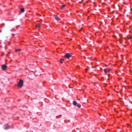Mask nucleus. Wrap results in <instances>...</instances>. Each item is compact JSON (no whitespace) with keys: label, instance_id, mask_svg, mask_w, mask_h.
<instances>
[{"label":"nucleus","instance_id":"obj_5","mask_svg":"<svg viewBox=\"0 0 132 132\" xmlns=\"http://www.w3.org/2000/svg\"><path fill=\"white\" fill-rule=\"evenodd\" d=\"M110 71V70L109 69H104V72L105 73H106L107 72H109Z\"/></svg>","mask_w":132,"mask_h":132},{"label":"nucleus","instance_id":"obj_8","mask_svg":"<svg viewBox=\"0 0 132 132\" xmlns=\"http://www.w3.org/2000/svg\"><path fill=\"white\" fill-rule=\"evenodd\" d=\"M24 11V8H21L20 9V12L22 13H23Z\"/></svg>","mask_w":132,"mask_h":132},{"label":"nucleus","instance_id":"obj_9","mask_svg":"<svg viewBox=\"0 0 132 132\" xmlns=\"http://www.w3.org/2000/svg\"><path fill=\"white\" fill-rule=\"evenodd\" d=\"M36 27H38L40 28L41 27L40 24H37L36 25Z\"/></svg>","mask_w":132,"mask_h":132},{"label":"nucleus","instance_id":"obj_3","mask_svg":"<svg viewBox=\"0 0 132 132\" xmlns=\"http://www.w3.org/2000/svg\"><path fill=\"white\" fill-rule=\"evenodd\" d=\"M7 68V66L5 65H3L2 66V70H4L6 69Z\"/></svg>","mask_w":132,"mask_h":132},{"label":"nucleus","instance_id":"obj_6","mask_svg":"<svg viewBox=\"0 0 132 132\" xmlns=\"http://www.w3.org/2000/svg\"><path fill=\"white\" fill-rule=\"evenodd\" d=\"M73 105L75 106H76L77 103V102L75 101H74L73 102Z\"/></svg>","mask_w":132,"mask_h":132},{"label":"nucleus","instance_id":"obj_10","mask_svg":"<svg viewBox=\"0 0 132 132\" xmlns=\"http://www.w3.org/2000/svg\"><path fill=\"white\" fill-rule=\"evenodd\" d=\"M60 62L61 63H62L64 62V60L62 59H61L60 60Z\"/></svg>","mask_w":132,"mask_h":132},{"label":"nucleus","instance_id":"obj_11","mask_svg":"<svg viewBox=\"0 0 132 132\" xmlns=\"http://www.w3.org/2000/svg\"><path fill=\"white\" fill-rule=\"evenodd\" d=\"M65 5H63L62 6H61V9H63L65 7Z\"/></svg>","mask_w":132,"mask_h":132},{"label":"nucleus","instance_id":"obj_4","mask_svg":"<svg viewBox=\"0 0 132 132\" xmlns=\"http://www.w3.org/2000/svg\"><path fill=\"white\" fill-rule=\"evenodd\" d=\"M10 128V126L9 125H5L3 127L4 129H7L9 128Z\"/></svg>","mask_w":132,"mask_h":132},{"label":"nucleus","instance_id":"obj_14","mask_svg":"<svg viewBox=\"0 0 132 132\" xmlns=\"http://www.w3.org/2000/svg\"><path fill=\"white\" fill-rule=\"evenodd\" d=\"M77 106L79 108H80L81 107V105H79V104H78L77 105Z\"/></svg>","mask_w":132,"mask_h":132},{"label":"nucleus","instance_id":"obj_15","mask_svg":"<svg viewBox=\"0 0 132 132\" xmlns=\"http://www.w3.org/2000/svg\"><path fill=\"white\" fill-rule=\"evenodd\" d=\"M82 28H81V29H80V30H79V31H81V29H82Z\"/></svg>","mask_w":132,"mask_h":132},{"label":"nucleus","instance_id":"obj_2","mask_svg":"<svg viewBox=\"0 0 132 132\" xmlns=\"http://www.w3.org/2000/svg\"><path fill=\"white\" fill-rule=\"evenodd\" d=\"M72 56L71 53H67L64 56V57L67 59H69Z\"/></svg>","mask_w":132,"mask_h":132},{"label":"nucleus","instance_id":"obj_13","mask_svg":"<svg viewBox=\"0 0 132 132\" xmlns=\"http://www.w3.org/2000/svg\"><path fill=\"white\" fill-rule=\"evenodd\" d=\"M127 38L128 39H132V36H130L129 37H128Z\"/></svg>","mask_w":132,"mask_h":132},{"label":"nucleus","instance_id":"obj_12","mask_svg":"<svg viewBox=\"0 0 132 132\" xmlns=\"http://www.w3.org/2000/svg\"><path fill=\"white\" fill-rule=\"evenodd\" d=\"M21 50L20 49H16L15 50V51L16 52H18V51H20Z\"/></svg>","mask_w":132,"mask_h":132},{"label":"nucleus","instance_id":"obj_18","mask_svg":"<svg viewBox=\"0 0 132 132\" xmlns=\"http://www.w3.org/2000/svg\"><path fill=\"white\" fill-rule=\"evenodd\" d=\"M78 67H79V66H77V68Z\"/></svg>","mask_w":132,"mask_h":132},{"label":"nucleus","instance_id":"obj_16","mask_svg":"<svg viewBox=\"0 0 132 132\" xmlns=\"http://www.w3.org/2000/svg\"><path fill=\"white\" fill-rule=\"evenodd\" d=\"M14 34H12V35L13 36H14Z\"/></svg>","mask_w":132,"mask_h":132},{"label":"nucleus","instance_id":"obj_17","mask_svg":"<svg viewBox=\"0 0 132 132\" xmlns=\"http://www.w3.org/2000/svg\"><path fill=\"white\" fill-rule=\"evenodd\" d=\"M88 70V69H85V70L87 71Z\"/></svg>","mask_w":132,"mask_h":132},{"label":"nucleus","instance_id":"obj_7","mask_svg":"<svg viewBox=\"0 0 132 132\" xmlns=\"http://www.w3.org/2000/svg\"><path fill=\"white\" fill-rule=\"evenodd\" d=\"M55 19L57 21H59L61 20L57 16H55Z\"/></svg>","mask_w":132,"mask_h":132},{"label":"nucleus","instance_id":"obj_1","mask_svg":"<svg viewBox=\"0 0 132 132\" xmlns=\"http://www.w3.org/2000/svg\"><path fill=\"white\" fill-rule=\"evenodd\" d=\"M23 85V81L22 79L20 80L18 84V86L19 88H20L22 87Z\"/></svg>","mask_w":132,"mask_h":132}]
</instances>
